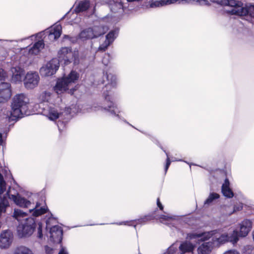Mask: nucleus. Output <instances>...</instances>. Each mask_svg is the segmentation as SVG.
<instances>
[{
	"instance_id": "9b49d317",
	"label": "nucleus",
	"mask_w": 254,
	"mask_h": 254,
	"mask_svg": "<svg viewBox=\"0 0 254 254\" xmlns=\"http://www.w3.org/2000/svg\"><path fill=\"white\" fill-rule=\"evenodd\" d=\"M69 85L64 77L62 76L57 79L55 85L53 87V90L58 94H61L68 90Z\"/></svg>"
},
{
	"instance_id": "79ce46f5",
	"label": "nucleus",
	"mask_w": 254,
	"mask_h": 254,
	"mask_svg": "<svg viewBox=\"0 0 254 254\" xmlns=\"http://www.w3.org/2000/svg\"><path fill=\"white\" fill-rule=\"evenodd\" d=\"M199 238V233H195V232H190L189 233L187 234L186 239L189 240H193Z\"/></svg>"
},
{
	"instance_id": "7ed1b4c3",
	"label": "nucleus",
	"mask_w": 254,
	"mask_h": 254,
	"mask_svg": "<svg viewBox=\"0 0 254 254\" xmlns=\"http://www.w3.org/2000/svg\"><path fill=\"white\" fill-rule=\"evenodd\" d=\"M37 227V237H43V223L41 221L33 217L26 218L23 222L19 223L17 227V232L19 238H26L31 236Z\"/></svg>"
},
{
	"instance_id": "dca6fc26",
	"label": "nucleus",
	"mask_w": 254,
	"mask_h": 254,
	"mask_svg": "<svg viewBox=\"0 0 254 254\" xmlns=\"http://www.w3.org/2000/svg\"><path fill=\"white\" fill-rule=\"evenodd\" d=\"M214 247V245L211 240L202 243L197 248L198 254H210Z\"/></svg>"
},
{
	"instance_id": "f03ea898",
	"label": "nucleus",
	"mask_w": 254,
	"mask_h": 254,
	"mask_svg": "<svg viewBox=\"0 0 254 254\" xmlns=\"http://www.w3.org/2000/svg\"><path fill=\"white\" fill-rule=\"evenodd\" d=\"M25 100V95L23 93L16 94L12 98L10 110L7 115L9 123L14 122V123L25 116L30 115L28 102Z\"/></svg>"
},
{
	"instance_id": "9d476101",
	"label": "nucleus",
	"mask_w": 254,
	"mask_h": 254,
	"mask_svg": "<svg viewBox=\"0 0 254 254\" xmlns=\"http://www.w3.org/2000/svg\"><path fill=\"white\" fill-rule=\"evenodd\" d=\"M152 219V217L151 215H146L138 219H136L130 221H125L117 223H112L111 224H116L118 225H125L129 226H133L136 229V225L137 224H145L147 221L151 220Z\"/></svg>"
},
{
	"instance_id": "20e7f679",
	"label": "nucleus",
	"mask_w": 254,
	"mask_h": 254,
	"mask_svg": "<svg viewBox=\"0 0 254 254\" xmlns=\"http://www.w3.org/2000/svg\"><path fill=\"white\" fill-rule=\"evenodd\" d=\"M79 56L78 50L73 51L71 47H64L58 51L57 60L59 65L61 64L65 66L73 63V65L76 66L80 63Z\"/></svg>"
},
{
	"instance_id": "338daca9",
	"label": "nucleus",
	"mask_w": 254,
	"mask_h": 254,
	"mask_svg": "<svg viewBox=\"0 0 254 254\" xmlns=\"http://www.w3.org/2000/svg\"><path fill=\"white\" fill-rule=\"evenodd\" d=\"M202 1H204L205 4L209 6L210 5V3L209 2V1L207 0H202Z\"/></svg>"
},
{
	"instance_id": "f3484780",
	"label": "nucleus",
	"mask_w": 254,
	"mask_h": 254,
	"mask_svg": "<svg viewBox=\"0 0 254 254\" xmlns=\"http://www.w3.org/2000/svg\"><path fill=\"white\" fill-rule=\"evenodd\" d=\"M91 6L89 0H83L79 1L78 3L75 6L73 12L76 14L86 12L89 10Z\"/></svg>"
},
{
	"instance_id": "6ab92c4d",
	"label": "nucleus",
	"mask_w": 254,
	"mask_h": 254,
	"mask_svg": "<svg viewBox=\"0 0 254 254\" xmlns=\"http://www.w3.org/2000/svg\"><path fill=\"white\" fill-rule=\"evenodd\" d=\"M229 234L225 233L220 235L218 238H212L211 241L214 246L220 247L229 242Z\"/></svg>"
},
{
	"instance_id": "58836bf2",
	"label": "nucleus",
	"mask_w": 254,
	"mask_h": 254,
	"mask_svg": "<svg viewBox=\"0 0 254 254\" xmlns=\"http://www.w3.org/2000/svg\"><path fill=\"white\" fill-rule=\"evenodd\" d=\"M49 213V214L50 216L46 219V217L47 216V215L45 216V217L44 218V219L45 220V223H46V229L48 230V225H49V221H52L53 220H57L58 218L54 217L53 214L52 213V212L49 210V211H48Z\"/></svg>"
},
{
	"instance_id": "393cba45",
	"label": "nucleus",
	"mask_w": 254,
	"mask_h": 254,
	"mask_svg": "<svg viewBox=\"0 0 254 254\" xmlns=\"http://www.w3.org/2000/svg\"><path fill=\"white\" fill-rule=\"evenodd\" d=\"M49 211L48 207L46 206H41L40 208H33L29 210V212L31 213L30 217H33L37 219L36 217L44 214Z\"/></svg>"
},
{
	"instance_id": "1a4fd4ad",
	"label": "nucleus",
	"mask_w": 254,
	"mask_h": 254,
	"mask_svg": "<svg viewBox=\"0 0 254 254\" xmlns=\"http://www.w3.org/2000/svg\"><path fill=\"white\" fill-rule=\"evenodd\" d=\"M39 76L36 72H27L23 78L24 85L27 89H32L35 88L39 81Z\"/></svg>"
},
{
	"instance_id": "c9c22d12",
	"label": "nucleus",
	"mask_w": 254,
	"mask_h": 254,
	"mask_svg": "<svg viewBox=\"0 0 254 254\" xmlns=\"http://www.w3.org/2000/svg\"><path fill=\"white\" fill-rule=\"evenodd\" d=\"M2 173L4 174V177L5 179L7 180V181H10L11 183V182H13V183L15 184L16 185L18 186V184H17L16 182L13 178L10 171L9 170H7L6 169H2Z\"/></svg>"
},
{
	"instance_id": "2eb2a0df",
	"label": "nucleus",
	"mask_w": 254,
	"mask_h": 254,
	"mask_svg": "<svg viewBox=\"0 0 254 254\" xmlns=\"http://www.w3.org/2000/svg\"><path fill=\"white\" fill-rule=\"evenodd\" d=\"M109 7L112 12L114 13H123L127 8L126 5L119 0H111L109 3Z\"/></svg>"
},
{
	"instance_id": "c85d7f7f",
	"label": "nucleus",
	"mask_w": 254,
	"mask_h": 254,
	"mask_svg": "<svg viewBox=\"0 0 254 254\" xmlns=\"http://www.w3.org/2000/svg\"><path fill=\"white\" fill-rule=\"evenodd\" d=\"M240 237H242L240 232L237 229H235L230 235L229 234V242L233 244H237Z\"/></svg>"
},
{
	"instance_id": "de8ad7c7",
	"label": "nucleus",
	"mask_w": 254,
	"mask_h": 254,
	"mask_svg": "<svg viewBox=\"0 0 254 254\" xmlns=\"http://www.w3.org/2000/svg\"><path fill=\"white\" fill-rule=\"evenodd\" d=\"M175 244L171 245L166 250V252L171 254H176L177 248L175 246Z\"/></svg>"
},
{
	"instance_id": "603ef678",
	"label": "nucleus",
	"mask_w": 254,
	"mask_h": 254,
	"mask_svg": "<svg viewBox=\"0 0 254 254\" xmlns=\"http://www.w3.org/2000/svg\"><path fill=\"white\" fill-rule=\"evenodd\" d=\"M152 141L156 144L159 147H160L164 152H166V150L163 147V146L161 145L159 141L154 137H152L151 138Z\"/></svg>"
},
{
	"instance_id": "423d86ee",
	"label": "nucleus",
	"mask_w": 254,
	"mask_h": 254,
	"mask_svg": "<svg viewBox=\"0 0 254 254\" xmlns=\"http://www.w3.org/2000/svg\"><path fill=\"white\" fill-rule=\"evenodd\" d=\"M60 67L57 58H53L45 65L40 69V73L42 76H51L56 73Z\"/></svg>"
},
{
	"instance_id": "09e8293b",
	"label": "nucleus",
	"mask_w": 254,
	"mask_h": 254,
	"mask_svg": "<svg viewBox=\"0 0 254 254\" xmlns=\"http://www.w3.org/2000/svg\"><path fill=\"white\" fill-rule=\"evenodd\" d=\"M253 248L252 246L247 245L244 247V253L245 254H252Z\"/></svg>"
},
{
	"instance_id": "49530a36",
	"label": "nucleus",
	"mask_w": 254,
	"mask_h": 254,
	"mask_svg": "<svg viewBox=\"0 0 254 254\" xmlns=\"http://www.w3.org/2000/svg\"><path fill=\"white\" fill-rule=\"evenodd\" d=\"M110 45V44L105 41L102 44L99 46L98 48V51L102 52H105Z\"/></svg>"
},
{
	"instance_id": "0e129e2a",
	"label": "nucleus",
	"mask_w": 254,
	"mask_h": 254,
	"mask_svg": "<svg viewBox=\"0 0 254 254\" xmlns=\"http://www.w3.org/2000/svg\"><path fill=\"white\" fill-rule=\"evenodd\" d=\"M4 140L3 138V134L0 132V146L2 145Z\"/></svg>"
},
{
	"instance_id": "5701e85b",
	"label": "nucleus",
	"mask_w": 254,
	"mask_h": 254,
	"mask_svg": "<svg viewBox=\"0 0 254 254\" xmlns=\"http://www.w3.org/2000/svg\"><path fill=\"white\" fill-rule=\"evenodd\" d=\"M44 42L43 40H40L33 44L32 47H30L29 49V53L32 55H38L41 49L44 48Z\"/></svg>"
},
{
	"instance_id": "37998d69",
	"label": "nucleus",
	"mask_w": 254,
	"mask_h": 254,
	"mask_svg": "<svg viewBox=\"0 0 254 254\" xmlns=\"http://www.w3.org/2000/svg\"><path fill=\"white\" fill-rule=\"evenodd\" d=\"M177 216L173 215V216H169L166 215L164 214H161L159 216V218L164 221H169L170 220H176L177 219Z\"/></svg>"
},
{
	"instance_id": "e2e57ef3",
	"label": "nucleus",
	"mask_w": 254,
	"mask_h": 254,
	"mask_svg": "<svg viewBox=\"0 0 254 254\" xmlns=\"http://www.w3.org/2000/svg\"><path fill=\"white\" fill-rule=\"evenodd\" d=\"M45 34L44 31H42L39 32L35 35L36 37H38L39 38L41 39L42 37Z\"/></svg>"
},
{
	"instance_id": "aec40b11",
	"label": "nucleus",
	"mask_w": 254,
	"mask_h": 254,
	"mask_svg": "<svg viewBox=\"0 0 254 254\" xmlns=\"http://www.w3.org/2000/svg\"><path fill=\"white\" fill-rule=\"evenodd\" d=\"M78 39L82 41L93 39V30L91 27H88L81 30L78 35Z\"/></svg>"
},
{
	"instance_id": "7c9ffc66",
	"label": "nucleus",
	"mask_w": 254,
	"mask_h": 254,
	"mask_svg": "<svg viewBox=\"0 0 254 254\" xmlns=\"http://www.w3.org/2000/svg\"><path fill=\"white\" fill-rule=\"evenodd\" d=\"M28 215V213L26 212L23 211V210L20 209H14V211L13 213L12 217L18 221H19L20 218H24L26 217Z\"/></svg>"
},
{
	"instance_id": "13d9d810",
	"label": "nucleus",
	"mask_w": 254,
	"mask_h": 254,
	"mask_svg": "<svg viewBox=\"0 0 254 254\" xmlns=\"http://www.w3.org/2000/svg\"><path fill=\"white\" fill-rule=\"evenodd\" d=\"M180 0H164L165 5L173 4L177 1L179 2Z\"/></svg>"
},
{
	"instance_id": "2f4dec72",
	"label": "nucleus",
	"mask_w": 254,
	"mask_h": 254,
	"mask_svg": "<svg viewBox=\"0 0 254 254\" xmlns=\"http://www.w3.org/2000/svg\"><path fill=\"white\" fill-rule=\"evenodd\" d=\"M212 2L222 6H234L237 4V0H213Z\"/></svg>"
},
{
	"instance_id": "bf43d9fd",
	"label": "nucleus",
	"mask_w": 254,
	"mask_h": 254,
	"mask_svg": "<svg viewBox=\"0 0 254 254\" xmlns=\"http://www.w3.org/2000/svg\"><path fill=\"white\" fill-rule=\"evenodd\" d=\"M223 254H240L239 252L235 250H230L225 252Z\"/></svg>"
},
{
	"instance_id": "4468645a",
	"label": "nucleus",
	"mask_w": 254,
	"mask_h": 254,
	"mask_svg": "<svg viewBox=\"0 0 254 254\" xmlns=\"http://www.w3.org/2000/svg\"><path fill=\"white\" fill-rule=\"evenodd\" d=\"M252 221L250 219H244L240 224V236L243 237H246L252 228Z\"/></svg>"
},
{
	"instance_id": "f257e3e1",
	"label": "nucleus",
	"mask_w": 254,
	"mask_h": 254,
	"mask_svg": "<svg viewBox=\"0 0 254 254\" xmlns=\"http://www.w3.org/2000/svg\"><path fill=\"white\" fill-rule=\"evenodd\" d=\"M102 83L105 84V85L103 88L102 96L104 98V101L102 105L101 106V111L116 120L123 121L132 127L136 129L121 116L120 114L121 113L120 108L113 101L114 91L112 89L115 88L117 86L116 76L108 72L105 73L104 72Z\"/></svg>"
},
{
	"instance_id": "412c9836",
	"label": "nucleus",
	"mask_w": 254,
	"mask_h": 254,
	"mask_svg": "<svg viewBox=\"0 0 254 254\" xmlns=\"http://www.w3.org/2000/svg\"><path fill=\"white\" fill-rule=\"evenodd\" d=\"M195 248V246L192 243L186 241L180 244L179 248L181 254H184L186 253L192 252Z\"/></svg>"
},
{
	"instance_id": "c756f323",
	"label": "nucleus",
	"mask_w": 254,
	"mask_h": 254,
	"mask_svg": "<svg viewBox=\"0 0 254 254\" xmlns=\"http://www.w3.org/2000/svg\"><path fill=\"white\" fill-rule=\"evenodd\" d=\"M62 113H59L55 108H50L47 115L48 118L51 121H55L59 118Z\"/></svg>"
},
{
	"instance_id": "e433bc0d",
	"label": "nucleus",
	"mask_w": 254,
	"mask_h": 254,
	"mask_svg": "<svg viewBox=\"0 0 254 254\" xmlns=\"http://www.w3.org/2000/svg\"><path fill=\"white\" fill-rule=\"evenodd\" d=\"M221 192L223 196L228 198H231L234 196V193L230 187L221 188Z\"/></svg>"
},
{
	"instance_id": "0eeeda50",
	"label": "nucleus",
	"mask_w": 254,
	"mask_h": 254,
	"mask_svg": "<svg viewBox=\"0 0 254 254\" xmlns=\"http://www.w3.org/2000/svg\"><path fill=\"white\" fill-rule=\"evenodd\" d=\"M50 240L54 244H62L64 231L61 227L59 225L52 226L49 230Z\"/></svg>"
},
{
	"instance_id": "b1692460",
	"label": "nucleus",
	"mask_w": 254,
	"mask_h": 254,
	"mask_svg": "<svg viewBox=\"0 0 254 254\" xmlns=\"http://www.w3.org/2000/svg\"><path fill=\"white\" fill-rule=\"evenodd\" d=\"M63 76L67 82L70 85L72 83H75L78 80L79 73L75 70H71L67 75H64Z\"/></svg>"
},
{
	"instance_id": "a211bd4d",
	"label": "nucleus",
	"mask_w": 254,
	"mask_h": 254,
	"mask_svg": "<svg viewBox=\"0 0 254 254\" xmlns=\"http://www.w3.org/2000/svg\"><path fill=\"white\" fill-rule=\"evenodd\" d=\"M62 32V26L60 24L57 25L52 29L46 31L48 38L51 39L53 38L54 40L58 39L60 37Z\"/></svg>"
},
{
	"instance_id": "ea45409f",
	"label": "nucleus",
	"mask_w": 254,
	"mask_h": 254,
	"mask_svg": "<svg viewBox=\"0 0 254 254\" xmlns=\"http://www.w3.org/2000/svg\"><path fill=\"white\" fill-rule=\"evenodd\" d=\"M63 39L64 41L67 40L69 41L70 43H73V44L76 43L77 41V37H73V36H71L69 35H65V34L64 35V36L63 37Z\"/></svg>"
},
{
	"instance_id": "4be33fe9",
	"label": "nucleus",
	"mask_w": 254,
	"mask_h": 254,
	"mask_svg": "<svg viewBox=\"0 0 254 254\" xmlns=\"http://www.w3.org/2000/svg\"><path fill=\"white\" fill-rule=\"evenodd\" d=\"M218 233V230H213L209 231H203L199 232V239L198 240V243L206 242L205 241L209 240Z\"/></svg>"
},
{
	"instance_id": "052dcab7",
	"label": "nucleus",
	"mask_w": 254,
	"mask_h": 254,
	"mask_svg": "<svg viewBox=\"0 0 254 254\" xmlns=\"http://www.w3.org/2000/svg\"><path fill=\"white\" fill-rule=\"evenodd\" d=\"M157 205L159 207V209L160 210H163L164 206L162 205V204L161 203V201L160 200L159 198H158L157 199Z\"/></svg>"
},
{
	"instance_id": "8fccbe9b",
	"label": "nucleus",
	"mask_w": 254,
	"mask_h": 254,
	"mask_svg": "<svg viewBox=\"0 0 254 254\" xmlns=\"http://www.w3.org/2000/svg\"><path fill=\"white\" fill-rule=\"evenodd\" d=\"M6 77V73L5 71L3 69L0 68V81H4Z\"/></svg>"
},
{
	"instance_id": "69168bd1",
	"label": "nucleus",
	"mask_w": 254,
	"mask_h": 254,
	"mask_svg": "<svg viewBox=\"0 0 254 254\" xmlns=\"http://www.w3.org/2000/svg\"><path fill=\"white\" fill-rule=\"evenodd\" d=\"M40 205H41V203L39 202H37L34 208H40L41 207Z\"/></svg>"
},
{
	"instance_id": "6e6552de",
	"label": "nucleus",
	"mask_w": 254,
	"mask_h": 254,
	"mask_svg": "<svg viewBox=\"0 0 254 254\" xmlns=\"http://www.w3.org/2000/svg\"><path fill=\"white\" fill-rule=\"evenodd\" d=\"M13 240V234L11 230L7 229L2 231L0 234V248H8L12 244Z\"/></svg>"
},
{
	"instance_id": "6e6d98bb",
	"label": "nucleus",
	"mask_w": 254,
	"mask_h": 254,
	"mask_svg": "<svg viewBox=\"0 0 254 254\" xmlns=\"http://www.w3.org/2000/svg\"><path fill=\"white\" fill-rule=\"evenodd\" d=\"M230 187V182L228 178H226L224 180V183H223L221 188H229Z\"/></svg>"
},
{
	"instance_id": "3c124183",
	"label": "nucleus",
	"mask_w": 254,
	"mask_h": 254,
	"mask_svg": "<svg viewBox=\"0 0 254 254\" xmlns=\"http://www.w3.org/2000/svg\"><path fill=\"white\" fill-rule=\"evenodd\" d=\"M152 141L156 144L159 147H160L164 152H166V150L163 147V146L161 145L159 141L154 137H152L151 138Z\"/></svg>"
},
{
	"instance_id": "f704fd0d",
	"label": "nucleus",
	"mask_w": 254,
	"mask_h": 254,
	"mask_svg": "<svg viewBox=\"0 0 254 254\" xmlns=\"http://www.w3.org/2000/svg\"><path fill=\"white\" fill-rule=\"evenodd\" d=\"M11 93L8 90L0 91V103L6 102L11 97Z\"/></svg>"
},
{
	"instance_id": "774afa93",
	"label": "nucleus",
	"mask_w": 254,
	"mask_h": 254,
	"mask_svg": "<svg viewBox=\"0 0 254 254\" xmlns=\"http://www.w3.org/2000/svg\"><path fill=\"white\" fill-rule=\"evenodd\" d=\"M71 10V8H70V9L69 10V11H68L67 12H66L64 15V16H65V17L67 16V15L68 14V13L70 12V11Z\"/></svg>"
},
{
	"instance_id": "f8f14e48",
	"label": "nucleus",
	"mask_w": 254,
	"mask_h": 254,
	"mask_svg": "<svg viewBox=\"0 0 254 254\" xmlns=\"http://www.w3.org/2000/svg\"><path fill=\"white\" fill-rule=\"evenodd\" d=\"M81 110V107L80 105L76 103L72 104L68 107L64 108V112H62V115L66 116V118L68 120H70L74 115L80 112Z\"/></svg>"
},
{
	"instance_id": "39448f33",
	"label": "nucleus",
	"mask_w": 254,
	"mask_h": 254,
	"mask_svg": "<svg viewBox=\"0 0 254 254\" xmlns=\"http://www.w3.org/2000/svg\"><path fill=\"white\" fill-rule=\"evenodd\" d=\"M236 5L230 6L231 9L226 10V12L231 15L244 16L247 20L254 24V3H247L244 5L243 3L237 0Z\"/></svg>"
},
{
	"instance_id": "72a5a7b5",
	"label": "nucleus",
	"mask_w": 254,
	"mask_h": 254,
	"mask_svg": "<svg viewBox=\"0 0 254 254\" xmlns=\"http://www.w3.org/2000/svg\"><path fill=\"white\" fill-rule=\"evenodd\" d=\"M14 254H33L32 251L24 246L18 247L15 250Z\"/></svg>"
},
{
	"instance_id": "864d4df0",
	"label": "nucleus",
	"mask_w": 254,
	"mask_h": 254,
	"mask_svg": "<svg viewBox=\"0 0 254 254\" xmlns=\"http://www.w3.org/2000/svg\"><path fill=\"white\" fill-rule=\"evenodd\" d=\"M152 141L156 144L159 147H160L164 152H166V150L163 147V146L161 145L159 141L154 137H152L151 138Z\"/></svg>"
},
{
	"instance_id": "bb28decb",
	"label": "nucleus",
	"mask_w": 254,
	"mask_h": 254,
	"mask_svg": "<svg viewBox=\"0 0 254 254\" xmlns=\"http://www.w3.org/2000/svg\"><path fill=\"white\" fill-rule=\"evenodd\" d=\"M119 31L120 28L117 27H116L112 30H110L106 35L105 41L111 45L118 36Z\"/></svg>"
},
{
	"instance_id": "a18cd8bd",
	"label": "nucleus",
	"mask_w": 254,
	"mask_h": 254,
	"mask_svg": "<svg viewBox=\"0 0 254 254\" xmlns=\"http://www.w3.org/2000/svg\"><path fill=\"white\" fill-rule=\"evenodd\" d=\"M65 118L66 119V121H59L57 122V126H58V129H59L60 132H61L62 130H63L62 127L64 128L65 127L66 123L69 121L67 119L66 117Z\"/></svg>"
},
{
	"instance_id": "c03bdc74",
	"label": "nucleus",
	"mask_w": 254,
	"mask_h": 254,
	"mask_svg": "<svg viewBox=\"0 0 254 254\" xmlns=\"http://www.w3.org/2000/svg\"><path fill=\"white\" fill-rule=\"evenodd\" d=\"M243 208V204L242 203L239 202V203H237L234 204L233 206V210L232 213H234L238 211L241 210Z\"/></svg>"
},
{
	"instance_id": "4d7b16f0",
	"label": "nucleus",
	"mask_w": 254,
	"mask_h": 254,
	"mask_svg": "<svg viewBox=\"0 0 254 254\" xmlns=\"http://www.w3.org/2000/svg\"><path fill=\"white\" fill-rule=\"evenodd\" d=\"M45 250L47 254H53L54 252V249L48 246L45 247Z\"/></svg>"
},
{
	"instance_id": "ddd939ff",
	"label": "nucleus",
	"mask_w": 254,
	"mask_h": 254,
	"mask_svg": "<svg viewBox=\"0 0 254 254\" xmlns=\"http://www.w3.org/2000/svg\"><path fill=\"white\" fill-rule=\"evenodd\" d=\"M12 72V81L15 83L21 82L25 74V70L19 66L12 67L11 68Z\"/></svg>"
},
{
	"instance_id": "680f3d73",
	"label": "nucleus",
	"mask_w": 254,
	"mask_h": 254,
	"mask_svg": "<svg viewBox=\"0 0 254 254\" xmlns=\"http://www.w3.org/2000/svg\"><path fill=\"white\" fill-rule=\"evenodd\" d=\"M58 254H68L66 250V249L64 247H62Z\"/></svg>"
},
{
	"instance_id": "cd10ccee",
	"label": "nucleus",
	"mask_w": 254,
	"mask_h": 254,
	"mask_svg": "<svg viewBox=\"0 0 254 254\" xmlns=\"http://www.w3.org/2000/svg\"><path fill=\"white\" fill-rule=\"evenodd\" d=\"M93 30V39L97 38L105 34L104 28L101 26H95L91 27Z\"/></svg>"
},
{
	"instance_id": "473e14b6",
	"label": "nucleus",
	"mask_w": 254,
	"mask_h": 254,
	"mask_svg": "<svg viewBox=\"0 0 254 254\" xmlns=\"http://www.w3.org/2000/svg\"><path fill=\"white\" fill-rule=\"evenodd\" d=\"M148 6L150 8H155L165 6L164 1V0H148V4L146 5V6L148 7Z\"/></svg>"
},
{
	"instance_id": "4c0bfd02",
	"label": "nucleus",
	"mask_w": 254,
	"mask_h": 254,
	"mask_svg": "<svg viewBox=\"0 0 254 254\" xmlns=\"http://www.w3.org/2000/svg\"><path fill=\"white\" fill-rule=\"evenodd\" d=\"M8 90L9 92L11 93V85L9 82L1 81L0 83V91H5Z\"/></svg>"
},
{
	"instance_id": "a878e982",
	"label": "nucleus",
	"mask_w": 254,
	"mask_h": 254,
	"mask_svg": "<svg viewBox=\"0 0 254 254\" xmlns=\"http://www.w3.org/2000/svg\"><path fill=\"white\" fill-rule=\"evenodd\" d=\"M220 195L215 192H210L208 196L203 203L204 206L208 207L215 204L216 201L219 199Z\"/></svg>"
},
{
	"instance_id": "5fc2aeb1",
	"label": "nucleus",
	"mask_w": 254,
	"mask_h": 254,
	"mask_svg": "<svg viewBox=\"0 0 254 254\" xmlns=\"http://www.w3.org/2000/svg\"><path fill=\"white\" fill-rule=\"evenodd\" d=\"M78 87H79L78 85H76L74 87H72L70 89L68 88V90H67L66 92H67V93L68 94H69L70 95H72L74 94L75 91H76V90H78Z\"/></svg>"
},
{
	"instance_id": "a19ab883",
	"label": "nucleus",
	"mask_w": 254,
	"mask_h": 254,
	"mask_svg": "<svg viewBox=\"0 0 254 254\" xmlns=\"http://www.w3.org/2000/svg\"><path fill=\"white\" fill-rule=\"evenodd\" d=\"M167 158L166 160L165 165L164 167V172H165V175L167 173V171L171 165V160H170V158L169 157V153L166 151V152H165Z\"/></svg>"
}]
</instances>
